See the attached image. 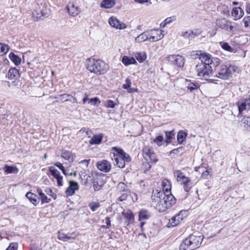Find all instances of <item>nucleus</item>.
Returning a JSON list of instances; mask_svg holds the SVG:
<instances>
[{"label":"nucleus","instance_id":"nucleus-49","mask_svg":"<svg viewBox=\"0 0 250 250\" xmlns=\"http://www.w3.org/2000/svg\"><path fill=\"white\" fill-rule=\"evenodd\" d=\"M175 174L177 176V180L180 181L185 176L184 173L180 170H177L175 173Z\"/></svg>","mask_w":250,"mask_h":250},{"label":"nucleus","instance_id":"nucleus-46","mask_svg":"<svg viewBox=\"0 0 250 250\" xmlns=\"http://www.w3.org/2000/svg\"><path fill=\"white\" fill-rule=\"evenodd\" d=\"M163 137L161 135H159L154 139L153 142L156 144L158 146H160L162 145L161 143L163 141Z\"/></svg>","mask_w":250,"mask_h":250},{"label":"nucleus","instance_id":"nucleus-13","mask_svg":"<svg viewBox=\"0 0 250 250\" xmlns=\"http://www.w3.org/2000/svg\"><path fill=\"white\" fill-rule=\"evenodd\" d=\"M229 23H230L231 22L225 19L217 20L216 21V25L219 28L227 31H231L233 30V27L229 24Z\"/></svg>","mask_w":250,"mask_h":250},{"label":"nucleus","instance_id":"nucleus-20","mask_svg":"<svg viewBox=\"0 0 250 250\" xmlns=\"http://www.w3.org/2000/svg\"><path fill=\"white\" fill-rule=\"evenodd\" d=\"M122 214L126 219L125 223L127 225H128L134 221V216L133 213L130 210H127L126 211H124L122 212Z\"/></svg>","mask_w":250,"mask_h":250},{"label":"nucleus","instance_id":"nucleus-60","mask_svg":"<svg viewBox=\"0 0 250 250\" xmlns=\"http://www.w3.org/2000/svg\"><path fill=\"white\" fill-rule=\"evenodd\" d=\"M57 181V184L58 186H62L63 182H62V177L60 175L58 177L56 178Z\"/></svg>","mask_w":250,"mask_h":250},{"label":"nucleus","instance_id":"nucleus-32","mask_svg":"<svg viewBox=\"0 0 250 250\" xmlns=\"http://www.w3.org/2000/svg\"><path fill=\"white\" fill-rule=\"evenodd\" d=\"M187 136V133L183 131L178 132L177 135V140L179 144H182Z\"/></svg>","mask_w":250,"mask_h":250},{"label":"nucleus","instance_id":"nucleus-34","mask_svg":"<svg viewBox=\"0 0 250 250\" xmlns=\"http://www.w3.org/2000/svg\"><path fill=\"white\" fill-rule=\"evenodd\" d=\"M150 217V215L147 210H142L140 211L139 214V221L148 219Z\"/></svg>","mask_w":250,"mask_h":250},{"label":"nucleus","instance_id":"nucleus-57","mask_svg":"<svg viewBox=\"0 0 250 250\" xmlns=\"http://www.w3.org/2000/svg\"><path fill=\"white\" fill-rule=\"evenodd\" d=\"M75 192V190H74L73 188H71V187H70L69 186V187L67 188L66 190V194L67 195H73V194H74Z\"/></svg>","mask_w":250,"mask_h":250},{"label":"nucleus","instance_id":"nucleus-21","mask_svg":"<svg viewBox=\"0 0 250 250\" xmlns=\"http://www.w3.org/2000/svg\"><path fill=\"white\" fill-rule=\"evenodd\" d=\"M18 70L16 68H12L9 70L7 74V77L9 80H16L19 77Z\"/></svg>","mask_w":250,"mask_h":250},{"label":"nucleus","instance_id":"nucleus-62","mask_svg":"<svg viewBox=\"0 0 250 250\" xmlns=\"http://www.w3.org/2000/svg\"><path fill=\"white\" fill-rule=\"evenodd\" d=\"M38 249V245L35 243H31L30 245V250H37Z\"/></svg>","mask_w":250,"mask_h":250},{"label":"nucleus","instance_id":"nucleus-10","mask_svg":"<svg viewBox=\"0 0 250 250\" xmlns=\"http://www.w3.org/2000/svg\"><path fill=\"white\" fill-rule=\"evenodd\" d=\"M236 105L238 109V114L237 117L242 114L244 111H248L250 109V96L249 98H243L240 99L237 103Z\"/></svg>","mask_w":250,"mask_h":250},{"label":"nucleus","instance_id":"nucleus-12","mask_svg":"<svg viewBox=\"0 0 250 250\" xmlns=\"http://www.w3.org/2000/svg\"><path fill=\"white\" fill-rule=\"evenodd\" d=\"M149 41L154 42L161 40L164 36L162 31L159 29H153L148 31Z\"/></svg>","mask_w":250,"mask_h":250},{"label":"nucleus","instance_id":"nucleus-5","mask_svg":"<svg viewBox=\"0 0 250 250\" xmlns=\"http://www.w3.org/2000/svg\"><path fill=\"white\" fill-rule=\"evenodd\" d=\"M112 150L117 153V155L114 157L116 165L120 167L124 168L125 167V162H130L131 160L130 156L125 153L122 149L117 147H113Z\"/></svg>","mask_w":250,"mask_h":250},{"label":"nucleus","instance_id":"nucleus-45","mask_svg":"<svg viewBox=\"0 0 250 250\" xmlns=\"http://www.w3.org/2000/svg\"><path fill=\"white\" fill-rule=\"evenodd\" d=\"M71 153L68 151H63L62 154V157L65 160H69L70 159Z\"/></svg>","mask_w":250,"mask_h":250},{"label":"nucleus","instance_id":"nucleus-54","mask_svg":"<svg viewBox=\"0 0 250 250\" xmlns=\"http://www.w3.org/2000/svg\"><path fill=\"white\" fill-rule=\"evenodd\" d=\"M243 22L244 24V26L246 27L250 26V16L245 17L243 19Z\"/></svg>","mask_w":250,"mask_h":250},{"label":"nucleus","instance_id":"nucleus-24","mask_svg":"<svg viewBox=\"0 0 250 250\" xmlns=\"http://www.w3.org/2000/svg\"><path fill=\"white\" fill-rule=\"evenodd\" d=\"M26 197L35 206H36L39 203L38 197L37 195L30 192H28L26 194Z\"/></svg>","mask_w":250,"mask_h":250},{"label":"nucleus","instance_id":"nucleus-47","mask_svg":"<svg viewBox=\"0 0 250 250\" xmlns=\"http://www.w3.org/2000/svg\"><path fill=\"white\" fill-rule=\"evenodd\" d=\"M40 199L41 200V202L42 204L48 203L50 202V201L51 200L50 198H47V196L44 193H43L42 195L40 197Z\"/></svg>","mask_w":250,"mask_h":250},{"label":"nucleus","instance_id":"nucleus-42","mask_svg":"<svg viewBox=\"0 0 250 250\" xmlns=\"http://www.w3.org/2000/svg\"><path fill=\"white\" fill-rule=\"evenodd\" d=\"M220 44L221 46V47L224 50L230 52L233 51V48L229 44L228 42H221Z\"/></svg>","mask_w":250,"mask_h":250},{"label":"nucleus","instance_id":"nucleus-31","mask_svg":"<svg viewBox=\"0 0 250 250\" xmlns=\"http://www.w3.org/2000/svg\"><path fill=\"white\" fill-rule=\"evenodd\" d=\"M187 82H189L187 85V88L188 90H190V92H193L195 90H197L199 88V84L198 83L196 82H191L190 80H186Z\"/></svg>","mask_w":250,"mask_h":250},{"label":"nucleus","instance_id":"nucleus-44","mask_svg":"<svg viewBox=\"0 0 250 250\" xmlns=\"http://www.w3.org/2000/svg\"><path fill=\"white\" fill-rule=\"evenodd\" d=\"M147 159H148L150 162L153 163H156L158 161L156 154L154 152V151L147 157Z\"/></svg>","mask_w":250,"mask_h":250},{"label":"nucleus","instance_id":"nucleus-26","mask_svg":"<svg viewBox=\"0 0 250 250\" xmlns=\"http://www.w3.org/2000/svg\"><path fill=\"white\" fill-rule=\"evenodd\" d=\"M122 62L125 66L136 63V61L133 57H130L126 56H125L122 58Z\"/></svg>","mask_w":250,"mask_h":250},{"label":"nucleus","instance_id":"nucleus-39","mask_svg":"<svg viewBox=\"0 0 250 250\" xmlns=\"http://www.w3.org/2000/svg\"><path fill=\"white\" fill-rule=\"evenodd\" d=\"M153 152V150L149 147L146 146L143 148V152L144 154V156L147 161H148V159H147V157L150 155Z\"/></svg>","mask_w":250,"mask_h":250},{"label":"nucleus","instance_id":"nucleus-29","mask_svg":"<svg viewBox=\"0 0 250 250\" xmlns=\"http://www.w3.org/2000/svg\"><path fill=\"white\" fill-rule=\"evenodd\" d=\"M73 97L72 96L68 94H63L62 95H58L56 97H53V98L57 99L58 101H60L62 102H64L67 101H70L71 98Z\"/></svg>","mask_w":250,"mask_h":250},{"label":"nucleus","instance_id":"nucleus-16","mask_svg":"<svg viewBox=\"0 0 250 250\" xmlns=\"http://www.w3.org/2000/svg\"><path fill=\"white\" fill-rule=\"evenodd\" d=\"M108 22L109 24L117 29H123L126 27L125 23L120 22L115 17H111L109 19Z\"/></svg>","mask_w":250,"mask_h":250},{"label":"nucleus","instance_id":"nucleus-41","mask_svg":"<svg viewBox=\"0 0 250 250\" xmlns=\"http://www.w3.org/2000/svg\"><path fill=\"white\" fill-rule=\"evenodd\" d=\"M162 185L163 187V191L166 193V194L168 193L171 188L170 184L168 183V181H163Z\"/></svg>","mask_w":250,"mask_h":250},{"label":"nucleus","instance_id":"nucleus-1","mask_svg":"<svg viewBox=\"0 0 250 250\" xmlns=\"http://www.w3.org/2000/svg\"><path fill=\"white\" fill-rule=\"evenodd\" d=\"M195 55L197 56L201 62L196 65V69L198 77L203 78L210 82H213V79H208L212 72V68L217 67L220 63L219 59L212 57L207 53H202L201 51H196Z\"/></svg>","mask_w":250,"mask_h":250},{"label":"nucleus","instance_id":"nucleus-3","mask_svg":"<svg viewBox=\"0 0 250 250\" xmlns=\"http://www.w3.org/2000/svg\"><path fill=\"white\" fill-rule=\"evenodd\" d=\"M203 239L202 235L191 234L180 245V250H194L199 247Z\"/></svg>","mask_w":250,"mask_h":250},{"label":"nucleus","instance_id":"nucleus-19","mask_svg":"<svg viewBox=\"0 0 250 250\" xmlns=\"http://www.w3.org/2000/svg\"><path fill=\"white\" fill-rule=\"evenodd\" d=\"M67 8L69 14L73 17L78 15L81 11L80 9L73 3H69Z\"/></svg>","mask_w":250,"mask_h":250},{"label":"nucleus","instance_id":"nucleus-11","mask_svg":"<svg viewBox=\"0 0 250 250\" xmlns=\"http://www.w3.org/2000/svg\"><path fill=\"white\" fill-rule=\"evenodd\" d=\"M186 213V211L185 210H181L178 214L173 216L171 219H169L168 227H175L179 224L180 222L184 219V215H185Z\"/></svg>","mask_w":250,"mask_h":250},{"label":"nucleus","instance_id":"nucleus-40","mask_svg":"<svg viewBox=\"0 0 250 250\" xmlns=\"http://www.w3.org/2000/svg\"><path fill=\"white\" fill-rule=\"evenodd\" d=\"M9 48L8 45L0 43V55L2 56L7 53Z\"/></svg>","mask_w":250,"mask_h":250},{"label":"nucleus","instance_id":"nucleus-28","mask_svg":"<svg viewBox=\"0 0 250 250\" xmlns=\"http://www.w3.org/2000/svg\"><path fill=\"white\" fill-rule=\"evenodd\" d=\"M3 169L5 172L8 174H17L19 172V169L16 167L9 166L7 165L4 167Z\"/></svg>","mask_w":250,"mask_h":250},{"label":"nucleus","instance_id":"nucleus-27","mask_svg":"<svg viewBox=\"0 0 250 250\" xmlns=\"http://www.w3.org/2000/svg\"><path fill=\"white\" fill-rule=\"evenodd\" d=\"M115 0H103L101 3V6L105 8H110L115 5Z\"/></svg>","mask_w":250,"mask_h":250},{"label":"nucleus","instance_id":"nucleus-23","mask_svg":"<svg viewBox=\"0 0 250 250\" xmlns=\"http://www.w3.org/2000/svg\"><path fill=\"white\" fill-rule=\"evenodd\" d=\"M103 134H99L98 135H94L91 140L89 141V144L90 145H98L100 144L103 139Z\"/></svg>","mask_w":250,"mask_h":250},{"label":"nucleus","instance_id":"nucleus-18","mask_svg":"<svg viewBox=\"0 0 250 250\" xmlns=\"http://www.w3.org/2000/svg\"><path fill=\"white\" fill-rule=\"evenodd\" d=\"M244 11L240 7H236L232 9L231 16L235 21L240 19L244 15Z\"/></svg>","mask_w":250,"mask_h":250},{"label":"nucleus","instance_id":"nucleus-35","mask_svg":"<svg viewBox=\"0 0 250 250\" xmlns=\"http://www.w3.org/2000/svg\"><path fill=\"white\" fill-rule=\"evenodd\" d=\"M241 122L243 127L246 130L250 131V117H244L242 119Z\"/></svg>","mask_w":250,"mask_h":250},{"label":"nucleus","instance_id":"nucleus-53","mask_svg":"<svg viewBox=\"0 0 250 250\" xmlns=\"http://www.w3.org/2000/svg\"><path fill=\"white\" fill-rule=\"evenodd\" d=\"M18 247V244L16 242L11 243L8 248L7 250H17Z\"/></svg>","mask_w":250,"mask_h":250},{"label":"nucleus","instance_id":"nucleus-33","mask_svg":"<svg viewBox=\"0 0 250 250\" xmlns=\"http://www.w3.org/2000/svg\"><path fill=\"white\" fill-rule=\"evenodd\" d=\"M165 135L166 138L165 142L167 144L170 143L172 139H173L175 137V133L174 132V130L165 131Z\"/></svg>","mask_w":250,"mask_h":250},{"label":"nucleus","instance_id":"nucleus-2","mask_svg":"<svg viewBox=\"0 0 250 250\" xmlns=\"http://www.w3.org/2000/svg\"><path fill=\"white\" fill-rule=\"evenodd\" d=\"M86 65L88 71L98 75L105 74L109 69L108 64L100 59H89Z\"/></svg>","mask_w":250,"mask_h":250},{"label":"nucleus","instance_id":"nucleus-17","mask_svg":"<svg viewBox=\"0 0 250 250\" xmlns=\"http://www.w3.org/2000/svg\"><path fill=\"white\" fill-rule=\"evenodd\" d=\"M165 194L166 193L164 191H161L160 189H156L153 191L151 199L153 202L158 203Z\"/></svg>","mask_w":250,"mask_h":250},{"label":"nucleus","instance_id":"nucleus-50","mask_svg":"<svg viewBox=\"0 0 250 250\" xmlns=\"http://www.w3.org/2000/svg\"><path fill=\"white\" fill-rule=\"evenodd\" d=\"M69 183V186L72 188L74 190H76L79 189V185L76 182L74 181H70Z\"/></svg>","mask_w":250,"mask_h":250},{"label":"nucleus","instance_id":"nucleus-4","mask_svg":"<svg viewBox=\"0 0 250 250\" xmlns=\"http://www.w3.org/2000/svg\"><path fill=\"white\" fill-rule=\"evenodd\" d=\"M176 199L171 194H167L157 203L156 208L160 212H164L167 209L171 208L176 203Z\"/></svg>","mask_w":250,"mask_h":250},{"label":"nucleus","instance_id":"nucleus-22","mask_svg":"<svg viewBox=\"0 0 250 250\" xmlns=\"http://www.w3.org/2000/svg\"><path fill=\"white\" fill-rule=\"evenodd\" d=\"M93 188L95 191H98L103 187L104 183L101 179L100 176H97L94 179L93 182Z\"/></svg>","mask_w":250,"mask_h":250},{"label":"nucleus","instance_id":"nucleus-59","mask_svg":"<svg viewBox=\"0 0 250 250\" xmlns=\"http://www.w3.org/2000/svg\"><path fill=\"white\" fill-rule=\"evenodd\" d=\"M229 116L228 117L227 119L229 121H233L235 119V114L232 111H229ZM227 119V118H226Z\"/></svg>","mask_w":250,"mask_h":250},{"label":"nucleus","instance_id":"nucleus-9","mask_svg":"<svg viewBox=\"0 0 250 250\" xmlns=\"http://www.w3.org/2000/svg\"><path fill=\"white\" fill-rule=\"evenodd\" d=\"M218 75L217 77L222 79H227L229 76H231L233 71H234V69L232 66H227L226 65H222L218 68Z\"/></svg>","mask_w":250,"mask_h":250},{"label":"nucleus","instance_id":"nucleus-7","mask_svg":"<svg viewBox=\"0 0 250 250\" xmlns=\"http://www.w3.org/2000/svg\"><path fill=\"white\" fill-rule=\"evenodd\" d=\"M166 60L170 64L174 65L178 68L183 67L185 63V58L180 55H169L166 57Z\"/></svg>","mask_w":250,"mask_h":250},{"label":"nucleus","instance_id":"nucleus-58","mask_svg":"<svg viewBox=\"0 0 250 250\" xmlns=\"http://www.w3.org/2000/svg\"><path fill=\"white\" fill-rule=\"evenodd\" d=\"M183 187L185 191L188 192L191 188V183L184 184Z\"/></svg>","mask_w":250,"mask_h":250},{"label":"nucleus","instance_id":"nucleus-6","mask_svg":"<svg viewBox=\"0 0 250 250\" xmlns=\"http://www.w3.org/2000/svg\"><path fill=\"white\" fill-rule=\"evenodd\" d=\"M116 192L119 196L118 201H123L127 199L130 193V189L125 183L120 182L117 186Z\"/></svg>","mask_w":250,"mask_h":250},{"label":"nucleus","instance_id":"nucleus-38","mask_svg":"<svg viewBox=\"0 0 250 250\" xmlns=\"http://www.w3.org/2000/svg\"><path fill=\"white\" fill-rule=\"evenodd\" d=\"M49 170L51 175L55 178H56L61 175L60 172L54 167L51 166L49 167Z\"/></svg>","mask_w":250,"mask_h":250},{"label":"nucleus","instance_id":"nucleus-56","mask_svg":"<svg viewBox=\"0 0 250 250\" xmlns=\"http://www.w3.org/2000/svg\"><path fill=\"white\" fill-rule=\"evenodd\" d=\"M89 103L92 105H96L97 104H100V101L99 100V99L97 97H95L94 98H92L90 100Z\"/></svg>","mask_w":250,"mask_h":250},{"label":"nucleus","instance_id":"nucleus-37","mask_svg":"<svg viewBox=\"0 0 250 250\" xmlns=\"http://www.w3.org/2000/svg\"><path fill=\"white\" fill-rule=\"evenodd\" d=\"M185 151V149L183 147H179L177 148L173 149L172 150H171L169 152V155H171L172 154L174 155H177V154H180L182 155Z\"/></svg>","mask_w":250,"mask_h":250},{"label":"nucleus","instance_id":"nucleus-30","mask_svg":"<svg viewBox=\"0 0 250 250\" xmlns=\"http://www.w3.org/2000/svg\"><path fill=\"white\" fill-rule=\"evenodd\" d=\"M9 58L12 62L17 66L20 65L21 62V59L13 52H11L9 55Z\"/></svg>","mask_w":250,"mask_h":250},{"label":"nucleus","instance_id":"nucleus-43","mask_svg":"<svg viewBox=\"0 0 250 250\" xmlns=\"http://www.w3.org/2000/svg\"><path fill=\"white\" fill-rule=\"evenodd\" d=\"M88 207L92 211H95L100 207V204L99 202H92L89 204Z\"/></svg>","mask_w":250,"mask_h":250},{"label":"nucleus","instance_id":"nucleus-15","mask_svg":"<svg viewBox=\"0 0 250 250\" xmlns=\"http://www.w3.org/2000/svg\"><path fill=\"white\" fill-rule=\"evenodd\" d=\"M97 168L101 171L108 172L111 169L110 163L106 160H103L97 163Z\"/></svg>","mask_w":250,"mask_h":250},{"label":"nucleus","instance_id":"nucleus-8","mask_svg":"<svg viewBox=\"0 0 250 250\" xmlns=\"http://www.w3.org/2000/svg\"><path fill=\"white\" fill-rule=\"evenodd\" d=\"M49 9L45 4H41L39 8L36 9L33 13V15L36 21L42 20L49 15Z\"/></svg>","mask_w":250,"mask_h":250},{"label":"nucleus","instance_id":"nucleus-36","mask_svg":"<svg viewBox=\"0 0 250 250\" xmlns=\"http://www.w3.org/2000/svg\"><path fill=\"white\" fill-rule=\"evenodd\" d=\"M135 56L137 61L140 63L143 62L146 58V56L145 52L137 53Z\"/></svg>","mask_w":250,"mask_h":250},{"label":"nucleus","instance_id":"nucleus-25","mask_svg":"<svg viewBox=\"0 0 250 250\" xmlns=\"http://www.w3.org/2000/svg\"><path fill=\"white\" fill-rule=\"evenodd\" d=\"M146 40H149L148 32L145 31L135 38V41L138 42H142Z\"/></svg>","mask_w":250,"mask_h":250},{"label":"nucleus","instance_id":"nucleus-64","mask_svg":"<svg viewBox=\"0 0 250 250\" xmlns=\"http://www.w3.org/2000/svg\"><path fill=\"white\" fill-rule=\"evenodd\" d=\"M180 181H181L183 184L188 183H191L190 180L188 177L186 176H185Z\"/></svg>","mask_w":250,"mask_h":250},{"label":"nucleus","instance_id":"nucleus-14","mask_svg":"<svg viewBox=\"0 0 250 250\" xmlns=\"http://www.w3.org/2000/svg\"><path fill=\"white\" fill-rule=\"evenodd\" d=\"M202 33V31L199 29H196L194 30H189L187 31H184L182 33V36L185 39L192 40L195 37L198 36Z\"/></svg>","mask_w":250,"mask_h":250},{"label":"nucleus","instance_id":"nucleus-61","mask_svg":"<svg viewBox=\"0 0 250 250\" xmlns=\"http://www.w3.org/2000/svg\"><path fill=\"white\" fill-rule=\"evenodd\" d=\"M67 241L68 240L74 239L76 237V235L74 233H68V234H67Z\"/></svg>","mask_w":250,"mask_h":250},{"label":"nucleus","instance_id":"nucleus-55","mask_svg":"<svg viewBox=\"0 0 250 250\" xmlns=\"http://www.w3.org/2000/svg\"><path fill=\"white\" fill-rule=\"evenodd\" d=\"M45 192L48 195L51 196L53 199H55L56 198V194L52 191L51 189L47 188L45 190Z\"/></svg>","mask_w":250,"mask_h":250},{"label":"nucleus","instance_id":"nucleus-51","mask_svg":"<svg viewBox=\"0 0 250 250\" xmlns=\"http://www.w3.org/2000/svg\"><path fill=\"white\" fill-rule=\"evenodd\" d=\"M116 104L113 101L110 100H107L105 104V106L108 108H114Z\"/></svg>","mask_w":250,"mask_h":250},{"label":"nucleus","instance_id":"nucleus-48","mask_svg":"<svg viewBox=\"0 0 250 250\" xmlns=\"http://www.w3.org/2000/svg\"><path fill=\"white\" fill-rule=\"evenodd\" d=\"M58 237L59 239H60V240H62V241H67V234H64L63 233H61L60 232H59L58 233Z\"/></svg>","mask_w":250,"mask_h":250},{"label":"nucleus","instance_id":"nucleus-63","mask_svg":"<svg viewBox=\"0 0 250 250\" xmlns=\"http://www.w3.org/2000/svg\"><path fill=\"white\" fill-rule=\"evenodd\" d=\"M54 165L58 167L62 171L64 169V167L63 166L62 164L60 162H57L55 163Z\"/></svg>","mask_w":250,"mask_h":250},{"label":"nucleus","instance_id":"nucleus-52","mask_svg":"<svg viewBox=\"0 0 250 250\" xmlns=\"http://www.w3.org/2000/svg\"><path fill=\"white\" fill-rule=\"evenodd\" d=\"M131 82L129 78H127L125 80V83L123 85V88L124 89H128L131 86Z\"/></svg>","mask_w":250,"mask_h":250}]
</instances>
